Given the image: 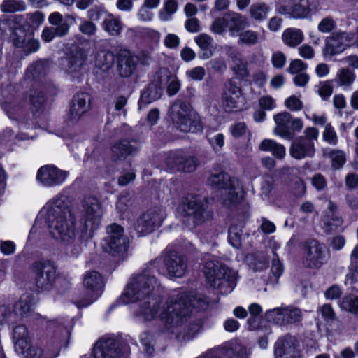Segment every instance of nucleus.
<instances>
[{
	"label": "nucleus",
	"mask_w": 358,
	"mask_h": 358,
	"mask_svg": "<svg viewBox=\"0 0 358 358\" xmlns=\"http://www.w3.org/2000/svg\"><path fill=\"white\" fill-rule=\"evenodd\" d=\"M159 287L160 283L147 268L129 279L122 300L124 303H137L138 313L145 320L159 318L165 331L172 332L187 321L192 308L200 309L206 306L200 297L185 294L171 297L161 306L157 294Z\"/></svg>",
	"instance_id": "1"
},
{
	"label": "nucleus",
	"mask_w": 358,
	"mask_h": 358,
	"mask_svg": "<svg viewBox=\"0 0 358 358\" xmlns=\"http://www.w3.org/2000/svg\"><path fill=\"white\" fill-rule=\"evenodd\" d=\"M39 216L45 220L52 236L61 241L71 243L86 236L85 228L79 231L76 227V217L71 212L66 198L57 195L50 199L42 208Z\"/></svg>",
	"instance_id": "2"
},
{
	"label": "nucleus",
	"mask_w": 358,
	"mask_h": 358,
	"mask_svg": "<svg viewBox=\"0 0 358 358\" xmlns=\"http://www.w3.org/2000/svg\"><path fill=\"white\" fill-rule=\"evenodd\" d=\"M177 213L181 220L189 227H195L211 217L205 199L194 194L182 198Z\"/></svg>",
	"instance_id": "3"
},
{
	"label": "nucleus",
	"mask_w": 358,
	"mask_h": 358,
	"mask_svg": "<svg viewBox=\"0 0 358 358\" xmlns=\"http://www.w3.org/2000/svg\"><path fill=\"white\" fill-rule=\"evenodd\" d=\"M208 184L222 191L223 204L227 207L239 203L243 197V187L238 180L230 178L226 173L211 174L208 179Z\"/></svg>",
	"instance_id": "4"
},
{
	"label": "nucleus",
	"mask_w": 358,
	"mask_h": 358,
	"mask_svg": "<svg viewBox=\"0 0 358 358\" xmlns=\"http://www.w3.org/2000/svg\"><path fill=\"white\" fill-rule=\"evenodd\" d=\"M170 117L175 127L182 132H195L201 129L200 119L191 106L176 100L170 108Z\"/></svg>",
	"instance_id": "5"
},
{
	"label": "nucleus",
	"mask_w": 358,
	"mask_h": 358,
	"mask_svg": "<svg viewBox=\"0 0 358 358\" xmlns=\"http://www.w3.org/2000/svg\"><path fill=\"white\" fill-rule=\"evenodd\" d=\"M203 273L208 285L218 288L225 282H233L236 273L217 260H211L206 263Z\"/></svg>",
	"instance_id": "6"
},
{
	"label": "nucleus",
	"mask_w": 358,
	"mask_h": 358,
	"mask_svg": "<svg viewBox=\"0 0 358 358\" xmlns=\"http://www.w3.org/2000/svg\"><path fill=\"white\" fill-rule=\"evenodd\" d=\"M108 236L104 240L103 250L113 256L123 254L129 247V239L124 234L123 228L117 224L107 227Z\"/></svg>",
	"instance_id": "7"
},
{
	"label": "nucleus",
	"mask_w": 358,
	"mask_h": 358,
	"mask_svg": "<svg viewBox=\"0 0 358 358\" xmlns=\"http://www.w3.org/2000/svg\"><path fill=\"white\" fill-rule=\"evenodd\" d=\"M303 317L302 310L292 305L274 308L265 313L267 321L281 326L300 322Z\"/></svg>",
	"instance_id": "8"
},
{
	"label": "nucleus",
	"mask_w": 358,
	"mask_h": 358,
	"mask_svg": "<svg viewBox=\"0 0 358 358\" xmlns=\"http://www.w3.org/2000/svg\"><path fill=\"white\" fill-rule=\"evenodd\" d=\"M37 287L43 290H48L57 278V268L48 260L38 261L31 266Z\"/></svg>",
	"instance_id": "9"
},
{
	"label": "nucleus",
	"mask_w": 358,
	"mask_h": 358,
	"mask_svg": "<svg viewBox=\"0 0 358 358\" xmlns=\"http://www.w3.org/2000/svg\"><path fill=\"white\" fill-rule=\"evenodd\" d=\"M327 259V252L324 245L312 240L305 243L303 254V264L306 268H320Z\"/></svg>",
	"instance_id": "10"
},
{
	"label": "nucleus",
	"mask_w": 358,
	"mask_h": 358,
	"mask_svg": "<svg viewBox=\"0 0 358 358\" xmlns=\"http://www.w3.org/2000/svg\"><path fill=\"white\" fill-rule=\"evenodd\" d=\"M83 208L85 231L96 229L103 213L101 203L96 197L89 196L85 198Z\"/></svg>",
	"instance_id": "11"
},
{
	"label": "nucleus",
	"mask_w": 358,
	"mask_h": 358,
	"mask_svg": "<svg viewBox=\"0 0 358 358\" xmlns=\"http://www.w3.org/2000/svg\"><path fill=\"white\" fill-rule=\"evenodd\" d=\"M165 216V211L162 208L150 209L137 220L136 231L141 235L150 234L162 225Z\"/></svg>",
	"instance_id": "12"
},
{
	"label": "nucleus",
	"mask_w": 358,
	"mask_h": 358,
	"mask_svg": "<svg viewBox=\"0 0 358 358\" xmlns=\"http://www.w3.org/2000/svg\"><path fill=\"white\" fill-rule=\"evenodd\" d=\"M67 176V171L53 165H45L38 169L36 180L44 187H50L62 185Z\"/></svg>",
	"instance_id": "13"
},
{
	"label": "nucleus",
	"mask_w": 358,
	"mask_h": 358,
	"mask_svg": "<svg viewBox=\"0 0 358 358\" xmlns=\"http://www.w3.org/2000/svg\"><path fill=\"white\" fill-rule=\"evenodd\" d=\"M63 22V16L59 12H53L48 16V22L55 26L45 27L41 38L45 42L52 41L55 36L63 37L69 34L70 26Z\"/></svg>",
	"instance_id": "14"
},
{
	"label": "nucleus",
	"mask_w": 358,
	"mask_h": 358,
	"mask_svg": "<svg viewBox=\"0 0 358 358\" xmlns=\"http://www.w3.org/2000/svg\"><path fill=\"white\" fill-rule=\"evenodd\" d=\"M222 106L227 112L240 110L243 106L241 91L234 83L229 80L225 84L222 94Z\"/></svg>",
	"instance_id": "15"
},
{
	"label": "nucleus",
	"mask_w": 358,
	"mask_h": 358,
	"mask_svg": "<svg viewBox=\"0 0 358 358\" xmlns=\"http://www.w3.org/2000/svg\"><path fill=\"white\" fill-rule=\"evenodd\" d=\"M275 358H301V351L297 340L291 336L279 339L275 345Z\"/></svg>",
	"instance_id": "16"
},
{
	"label": "nucleus",
	"mask_w": 358,
	"mask_h": 358,
	"mask_svg": "<svg viewBox=\"0 0 358 358\" xmlns=\"http://www.w3.org/2000/svg\"><path fill=\"white\" fill-rule=\"evenodd\" d=\"M164 264L168 274L172 277L180 278L186 271L187 260L176 251L166 252Z\"/></svg>",
	"instance_id": "17"
},
{
	"label": "nucleus",
	"mask_w": 358,
	"mask_h": 358,
	"mask_svg": "<svg viewBox=\"0 0 358 358\" xmlns=\"http://www.w3.org/2000/svg\"><path fill=\"white\" fill-rule=\"evenodd\" d=\"M120 354L118 343L113 338H101L93 350L94 358H118Z\"/></svg>",
	"instance_id": "18"
},
{
	"label": "nucleus",
	"mask_w": 358,
	"mask_h": 358,
	"mask_svg": "<svg viewBox=\"0 0 358 358\" xmlns=\"http://www.w3.org/2000/svg\"><path fill=\"white\" fill-rule=\"evenodd\" d=\"M315 143L303 140L302 136L296 138L289 148L290 155L296 159L313 158L315 155Z\"/></svg>",
	"instance_id": "19"
},
{
	"label": "nucleus",
	"mask_w": 358,
	"mask_h": 358,
	"mask_svg": "<svg viewBox=\"0 0 358 358\" xmlns=\"http://www.w3.org/2000/svg\"><path fill=\"white\" fill-rule=\"evenodd\" d=\"M138 59L127 50H121L117 55V70L122 77L130 76L136 70Z\"/></svg>",
	"instance_id": "20"
},
{
	"label": "nucleus",
	"mask_w": 358,
	"mask_h": 358,
	"mask_svg": "<svg viewBox=\"0 0 358 358\" xmlns=\"http://www.w3.org/2000/svg\"><path fill=\"white\" fill-rule=\"evenodd\" d=\"M91 97L88 93L80 92L73 96L70 109V118L72 121H78L81 116L90 108Z\"/></svg>",
	"instance_id": "21"
},
{
	"label": "nucleus",
	"mask_w": 358,
	"mask_h": 358,
	"mask_svg": "<svg viewBox=\"0 0 358 358\" xmlns=\"http://www.w3.org/2000/svg\"><path fill=\"white\" fill-rule=\"evenodd\" d=\"M138 150V148L129 141H117L111 147V159L115 162L124 161L127 157L136 155Z\"/></svg>",
	"instance_id": "22"
},
{
	"label": "nucleus",
	"mask_w": 358,
	"mask_h": 358,
	"mask_svg": "<svg viewBox=\"0 0 358 358\" xmlns=\"http://www.w3.org/2000/svg\"><path fill=\"white\" fill-rule=\"evenodd\" d=\"M88 52L83 48H78L72 52L67 59L64 66L66 71L69 74L79 72L85 65L87 60Z\"/></svg>",
	"instance_id": "23"
},
{
	"label": "nucleus",
	"mask_w": 358,
	"mask_h": 358,
	"mask_svg": "<svg viewBox=\"0 0 358 358\" xmlns=\"http://www.w3.org/2000/svg\"><path fill=\"white\" fill-rule=\"evenodd\" d=\"M84 286L89 290L94 293V297L87 303L83 304V306H86L94 300L101 294V292L103 287V280L101 275L94 271H90L86 273L83 280Z\"/></svg>",
	"instance_id": "24"
},
{
	"label": "nucleus",
	"mask_w": 358,
	"mask_h": 358,
	"mask_svg": "<svg viewBox=\"0 0 358 358\" xmlns=\"http://www.w3.org/2000/svg\"><path fill=\"white\" fill-rule=\"evenodd\" d=\"M354 34L345 31L334 33L329 38L328 47L331 48L333 54L343 50L354 40Z\"/></svg>",
	"instance_id": "25"
},
{
	"label": "nucleus",
	"mask_w": 358,
	"mask_h": 358,
	"mask_svg": "<svg viewBox=\"0 0 358 358\" xmlns=\"http://www.w3.org/2000/svg\"><path fill=\"white\" fill-rule=\"evenodd\" d=\"M292 6H282L278 9L281 15H288L290 18L304 19L308 17V14L303 0H292Z\"/></svg>",
	"instance_id": "26"
},
{
	"label": "nucleus",
	"mask_w": 358,
	"mask_h": 358,
	"mask_svg": "<svg viewBox=\"0 0 358 358\" xmlns=\"http://www.w3.org/2000/svg\"><path fill=\"white\" fill-rule=\"evenodd\" d=\"M227 29H228L231 36H235L240 33L241 30L249 26L248 19L237 13H228L225 15Z\"/></svg>",
	"instance_id": "27"
},
{
	"label": "nucleus",
	"mask_w": 358,
	"mask_h": 358,
	"mask_svg": "<svg viewBox=\"0 0 358 358\" xmlns=\"http://www.w3.org/2000/svg\"><path fill=\"white\" fill-rule=\"evenodd\" d=\"M292 120V115L287 112L278 113L274 116L275 127L274 133L282 138L289 137L291 134L289 132V125Z\"/></svg>",
	"instance_id": "28"
},
{
	"label": "nucleus",
	"mask_w": 358,
	"mask_h": 358,
	"mask_svg": "<svg viewBox=\"0 0 358 358\" xmlns=\"http://www.w3.org/2000/svg\"><path fill=\"white\" fill-rule=\"evenodd\" d=\"M356 73L348 67L341 68L336 73L335 81L337 85L350 90L356 80Z\"/></svg>",
	"instance_id": "29"
},
{
	"label": "nucleus",
	"mask_w": 358,
	"mask_h": 358,
	"mask_svg": "<svg viewBox=\"0 0 358 358\" xmlns=\"http://www.w3.org/2000/svg\"><path fill=\"white\" fill-rule=\"evenodd\" d=\"M303 31L296 28H287L282 34V40L285 45L295 48L303 41Z\"/></svg>",
	"instance_id": "30"
},
{
	"label": "nucleus",
	"mask_w": 358,
	"mask_h": 358,
	"mask_svg": "<svg viewBox=\"0 0 358 358\" xmlns=\"http://www.w3.org/2000/svg\"><path fill=\"white\" fill-rule=\"evenodd\" d=\"M34 307V298L29 294H24L15 303L14 311L17 315L25 316L33 310Z\"/></svg>",
	"instance_id": "31"
},
{
	"label": "nucleus",
	"mask_w": 358,
	"mask_h": 358,
	"mask_svg": "<svg viewBox=\"0 0 358 358\" xmlns=\"http://www.w3.org/2000/svg\"><path fill=\"white\" fill-rule=\"evenodd\" d=\"M259 148L264 152H271L278 159H283L286 155L285 148L273 140L264 139L259 144Z\"/></svg>",
	"instance_id": "32"
},
{
	"label": "nucleus",
	"mask_w": 358,
	"mask_h": 358,
	"mask_svg": "<svg viewBox=\"0 0 358 358\" xmlns=\"http://www.w3.org/2000/svg\"><path fill=\"white\" fill-rule=\"evenodd\" d=\"M102 27L110 36H118L123 29V24L120 19L112 14H108L103 20Z\"/></svg>",
	"instance_id": "33"
},
{
	"label": "nucleus",
	"mask_w": 358,
	"mask_h": 358,
	"mask_svg": "<svg viewBox=\"0 0 358 358\" xmlns=\"http://www.w3.org/2000/svg\"><path fill=\"white\" fill-rule=\"evenodd\" d=\"M323 156L331 159L334 169H341L346 162V155L343 150L338 149H323Z\"/></svg>",
	"instance_id": "34"
},
{
	"label": "nucleus",
	"mask_w": 358,
	"mask_h": 358,
	"mask_svg": "<svg viewBox=\"0 0 358 358\" xmlns=\"http://www.w3.org/2000/svg\"><path fill=\"white\" fill-rule=\"evenodd\" d=\"M13 340L16 351L24 348L30 342L27 327L24 325H17L13 329Z\"/></svg>",
	"instance_id": "35"
},
{
	"label": "nucleus",
	"mask_w": 358,
	"mask_h": 358,
	"mask_svg": "<svg viewBox=\"0 0 358 358\" xmlns=\"http://www.w3.org/2000/svg\"><path fill=\"white\" fill-rule=\"evenodd\" d=\"M114 55L110 51L103 50L97 52L94 57V66L103 71L108 70L113 64Z\"/></svg>",
	"instance_id": "36"
},
{
	"label": "nucleus",
	"mask_w": 358,
	"mask_h": 358,
	"mask_svg": "<svg viewBox=\"0 0 358 358\" xmlns=\"http://www.w3.org/2000/svg\"><path fill=\"white\" fill-rule=\"evenodd\" d=\"M238 37V43L241 45L253 46L261 41L259 33L252 29L241 31Z\"/></svg>",
	"instance_id": "37"
},
{
	"label": "nucleus",
	"mask_w": 358,
	"mask_h": 358,
	"mask_svg": "<svg viewBox=\"0 0 358 358\" xmlns=\"http://www.w3.org/2000/svg\"><path fill=\"white\" fill-rule=\"evenodd\" d=\"M178 9V3L176 0H166L158 13L159 20L162 22L171 20Z\"/></svg>",
	"instance_id": "38"
},
{
	"label": "nucleus",
	"mask_w": 358,
	"mask_h": 358,
	"mask_svg": "<svg viewBox=\"0 0 358 358\" xmlns=\"http://www.w3.org/2000/svg\"><path fill=\"white\" fill-rule=\"evenodd\" d=\"M162 94V87L158 85L152 83L143 91L141 94V101L145 103H152L159 99Z\"/></svg>",
	"instance_id": "39"
},
{
	"label": "nucleus",
	"mask_w": 358,
	"mask_h": 358,
	"mask_svg": "<svg viewBox=\"0 0 358 358\" xmlns=\"http://www.w3.org/2000/svg\"><path fill=\"white\" fill-rule=\"evenodd\" d=\"M269 11V7L262 2L252 4L249 9L251 18L259 22L266 20Z\"/></svg>",
	"instance_id": "40"
},
{
	"label": "nucleus",
	"mask_w": 358,
	"mask_h": 358,
	"mask_svg": "<svg viewBox=\"0 0 358 358\" xmlns=\"http://www.w3.org/2000/svg\"><path fill=\"white\" fill-rule=\"evenodd\" d=\"M184 152L181 150H173L167 154L165 163L167 168L179 171Z\"/></svg>",
	"instance_id": "41"
},
{
	"label": "nucleus",
	"mask_w": 358,
	"mask_h": 358,
	"mask_svg": "<svg viewBox=\"0 0 358 358\" xmlns=\"http://www.w3.org/2000/svg\"><path fill=\"white\" fill-rule=\"evenodd\" d=\"M232 70L237 77L240 78H247L250 75L248 62L242 57H236L233 59Z\"/></svg>",
	"instance_id": "42"
},
{
	"label": "nucleus",
	"mask_w": 358,
	"mask_h": 358,
	"mask_svg": "<svg viewBox=\"0 0 358 358\" xmlns=\"http://www.w3.org/2000/svg\"><path fill=\"white\" fill-rule=\"evenodd\" d=\"M270 246L273 248V259L272 261L271 272L276 279H278L283 273L284 268L280 261L278 259V256L275 252V250L279 248L278 243L271 238L269 241Z\"/></svg>",
	"instance_id": "43"
},
{
	"label": "nucleus",
	"mask_w": 358,
	"mask_h": 358,
	"mask_svg": "<svg viewBox=\"0 0 358 358\" xmlns=\"http://www.w3.org/2000/svg\"><path fill=\"white\" fill-rule=\"evenodd\" d=\"M339 306L342 310L352 313H358V296L349 295L344 296L339 302Z\"/></svg>",
	"instance_id": "44"
},
{
	"label": "nucleus",
	"mask_w": 358,
	"mask_h": 358,
	"mask_svg": "<svg viewBox=\"0 0 358 358\" xmlns=\"http://www.w3.org/2000/svg\"><path fill=\"white\" fill-rule=\"evenodd\" d=\"M199 164V160L195 157L187 155L184 153L179 171L192 173L196 169Z\"/></svg>",
	"instance_id": "45"
},
{
	"label": "nucleus",
	"mask_w": 358,
	"mask_h": 358,
	"mask_svg": "<svg viewBox=\"0 0 358 358\" xmlns=\"http://www.w3.org/2000/svg\"><path fill=\"white\" fill-rule=\"evenodd\" d=\"M1 10L6 13H15L26 10V4L23 1L5 0L1 5Z\"/></svg>",
	"instance_id": "46"
},
{
	"label": "nucleus",
	"mask_w": 358,
	"mask_h": 358,
	"mask_svg": "<svg viewBox=\"0 0 358 358\" xmlns=\"http://www.w3.org/2000/svg\"><path fill=\"white\" fill-rule=\"evenodd\" d=\"M23 355L26 358H42L43 350L36 345H31L30 342L27 344L26 348H21L17 351Z\"/></svg>",
	"instance_id": "47"
},
{
	"label": "nucleus",
	"mask_w": 358,
	"mask_h": 358,
	"mask_svg": "<svg viewBox=\"0 0 358 358\" xmlns=\"http://www.w3.org/2000/svg\"><path fill=\"white\" fill-rule=\"evenodd\" d=\"M210 30L215 34L224 35L227 31L225 15L215 18L210 26Z\"/></svg>",
	"instance_id": "48"
},
{
	"label": "nucleus",
	"mask_w": 358,
	"mask_h": 358,
	"mask_svg": "<svg viewBox=\"0 0 358 358\" xmlns=\"http://www.w3.org/2000/svg\"><path fill=\"white\" fill-rule=\"evenodd\" d=\"M322 139L331 145H336L338 143V138L337 134L331 124H326L322 133Z\"/></svg>",
	"instance_id": "49"
},
{
	"label": "nucleus",
	"mask_w": 358,
	"mask_h": 358,
	"mask_svg": "<svg viewBox=\"0 0 358 358\" xmlns=\"http://www.w3.org/2000/svg\"><path fill=\"white\" fill-rule=\"evenodd\" d=\"M229 242L234 248L241 245V229L238 226H231L229 229Z\"/></svg>",
	"instance_id": "50"
},
{
	"label": "nucleus",
	"mask_w": 358,
	"mask_h": 358,
	"mask_svg": "<svg viewBox=\"0 0 358 358\" xmlns=\"http://www.w3.org/2000/svg\"><path fill=\"white\" fill-rule=\"evenodd\" d=\"M194 41L202 50H207L210 49L213 43V38L205 33L197 35L194 38Z\"/></svg>",
	"instance_id": "51"
},
{
	"label": "nucleus",
	"mask_w": 358,
	"mask_h": 358,
	"mask_svg": "<svg viewBox=\"0 0 358 358\" xmlns=\"http://www.w3.org/2000/svg\"><path fill=\"white\" fill-rule=\"evenodd\" d=\"M166 92L169 96H172L176 94L180 89L181 84L178 78L171 75L168 78Z\"/></svg>",
	"instance_id": "52"
},
{
	"label": "nucleus",
	"mask_w": 358,
	"mask_h": 358,
	"mask_svg": "<svg viewBox=\"0 0 358 358\" xmlns=\"http://www.w3.org/2000/svg\"><path fill=\"white\" fill-rule=\"evenodd\" d=\"M78 29L80 32L88 36H94L97 31L96 25L89 20L82 21L78 27Z\"/></svg>",
	"instance_id": "53"
},
{
	"label": "nucleus",
	"mask_w": 358,
	"mask_h": 358,
	"mask_svg": "<svg viewBox=\"0 0 358 358\" xmlns=\"http://www.w3.org/2000/svg\"><path fill=\"white\" fill-rule=\"evenodd\" d=\"M307 69V64L299 59L292 60L287 69L290 74H299L305 72Z\"/></svg>",
	"instance_id": "54"
},
{
	"label": "nucleus",
	"mask_w": 358,
	"mask_h": 358,
	"mask_svg": "<svg viewBox=\"0 0 358 358\" xmlns=\"http://www.w3.org/2000/svg\"><path fill=\"white\" fill-rule=\"evenodd\" d=\"M336 27V22L333 17H327L323 18L317 25V29L322 33H329Z\"/></svg>",
	"instance_id": "55"
},
{
	"label": "nucleus",
	"mask_w": 358,
	"mask_h": 358,
	"mask_svg": "<svg viewBox=\"0 0 358 358\" xmlns=\"http://www.w3.org/2000/svg\"><path fill=\"white\" fill-rule=\"evenodd\" d=\"M285 105L288 109L292 111L301 110L303 107V102L301 99L294 95L286 99L285 101Z\"/></svg>",
	"instance_id": "56"
},
{
	"label": "nucleus",
	"mask_w": 358,
	"mask_h": 358,
	"mask_svg": "<svg viewBox=\"0 0 358 358\" xmlns=\"http://www.w3.org/2000/svg\"><path fill=\"white\" fill-rule=\"evenodd\" d=\"M286 61L287 57L283 52L280 51H276L273 53L271 57V63L274 68H283L286 64Z\"/></svg>",
	"instance_id": "57"
},
{
	"label": "nucleus",
	"mask_w": 358,
	"mask_h": 358,
	"mask_svg": "<svg viewBox=\"0 0 358 358\" xmlns=\"http://www.w3.org/2000/svg\"><path fill=\"white\" fill-rule=\"evenodd\" d=\"M206 75L203 67L196 66L186 71V76L192 80H201Z\"/></svg>",
	"instance_id": "58"
},
{
	"label": "nucleus",
	"mask_w": 358,
	"mask_h": 358,
	"mask_svg": "<svg viewBox=\"0 0 358 358\" xmlns=\"http://www.w3.org/2000/svg\"><path fill=\"white\" fill-rule=\"evenodd\" d=\"M132 204L131 197L129 195H122L116 203V208L120 213H124L128 210Z\"/></svg>",
	"instance_id": "59"
},
{
	"label": "nucleus",
	"mask_w": 358,
	"mask_h": 358,
	"mask_svg": "<svg viewBox=\"0 0 358 358\" xmlns=\"http://www.w3.org/2000/svg\"><path fill=\"white\" fill-rule=\"evenodd\" d=\"M180 43V38L174 34H168L164 39V45L170 49H176L179 47Z\"/></svg>",
	"instance_id": "60"
},
{
	"label": "nucleus",
	"mask_w": 358,
	"mask_h": 358,
	"mask_svg": "<svg viewBox=\"0 0 358 358\" xmlns=\"http://www.w3.org/2000/svg\"><path fill=\"white\" fill-rule=\"evenodd\" d=\"M153 341L152 335L145 333L142 335L141 342L144 346L147 354L151 355L154 352V348L152 342Z\"/></svg>",
	"instance_id": "61"
},
{
	"label": "nucleus",
	"mask_w": 358,
	"mask_h": 358,
	"mask_svg": "<svg viewBox=\"0 0 358 358\" xmlns=\"http://www.w3.org/2000/svg\"><path fill=\"white\" fill-rule=\"evenodd\" d=\"M268 263V259L265 255H259L257 257H255L254 259V269H255L256 271H262L267 267Z\"/></svg>",
	"instance_id": "62"
},
{
	"label": "nucleus",
	"mask_w": 358,
	"mask_h": 358,
	"mask_svg": "<svg viewBox=\"0 0 358 358\" xmlns=\"http://www.w3.org/2000/svg\"><path fill=\"white\" fill-rule=\"evenodd\" d=\"M341 294L342 290L341 287L336 285L331 286L324 292L325 297L329 300L338 299Z\"/></svg>",
	"instance_id": "63"
},
{
	"label": "nucleus",
	"mask_w": 358,
	"mask_h": 358,
	"mask_svg": "<svg viewBox=\"0 0 358 358\" xmlns=\"http://www.w3.org/2000/svg\"><path fill=\"white\" fill-rule=\"evenodd\" d=\"M259 104L261 108L271 110L275 107L274 99L270 96H264L259 99Z\"/></svg>",
	"instance_id": "64"
}]
</instances>
